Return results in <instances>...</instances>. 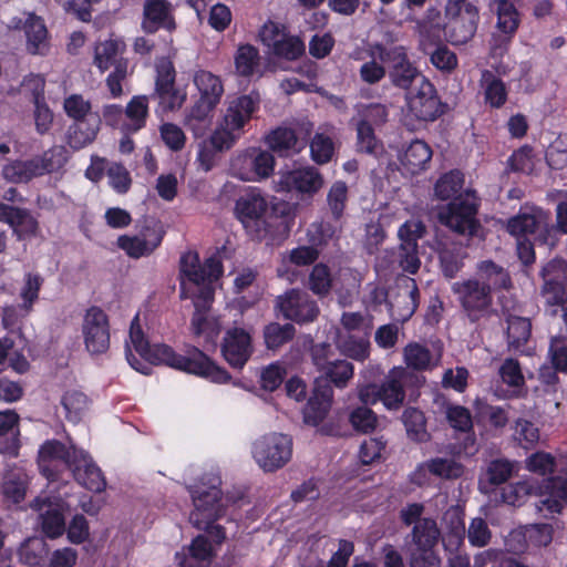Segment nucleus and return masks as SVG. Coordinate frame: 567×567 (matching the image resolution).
I'll return each mask as SVG.
<instances>
[{
	"label": "nucleus",
	"mask_w": 567,
	"mask_h": 567,
	"mask_svg": "<svg viewBox=\"0 0 567 567\" xmlns=\"http://www.w3.org/2000/svg\"><path fill=\"white\" fill-rule=\"evenodd\" d=\"M130 341L140 358L126 344V360L134 370L144 375L151 374V365L164 364L219 384L228 383L231 379L225 368L218 365L197 347H186L184 354H181L168 344H151L138 323L137 316L130 327Z\"/></svg>",
	"instance_id": "f257e3e1"
},
{
	"label": "nucleus",
	"mask_w": 567,
	"mask_h": 567,
	"mask_svg": "<svg viewBox=\"0 0 567 567\" xmlns=\"http://www.w3.org/2000/svg\"><path fill=\"white\" fill-rule=\"evenodd\" d=\"M56 462H62L75 482L87 491L101 493L106 488L104 474L86 451L59 440H47L40 446L38 464L41 474L51 482L60 478L61 471Z\"/></svg>",
	"instance_id": "f03ea898"
},
{
	"label": "nucleus",
	"mask_w": 567,
	"mask_h": 567,
	"mask_svg": "<svg viewBox=\"0 0 567 567\" xmlns=\"http://www.w3.org/2000/svg\"><path fill=\"white\" fill-rule=\"evenodd\" d=\"M219 485L220 478L213 477L209 486L202 482L189 489L194 503L189 522L195 528L205 530L216 545H221L227 537L225 527L215 524L226 514V506L221 503L223 492Z\"/></svg>",
	"instance_id": "7ed1b4c3"
},
{
	"label": "nucleus",
	"mask_w": 567,
	"mask_h": 567,
	"mask_svg": "<svg viewBox=\"0 0 567 567\" xmlns=\"http://www.w3.org/2000/svg\"><path fill=\"white\" fill-rule=\"evenodd\" d=\"M444 34L449 43L461 47L472 41L477 32L481 16L478 7L467 0H447L444 6Z\"/></svg>",
	"instance_id": "20e7f679"
},
{
	"label": "nucleus",
	"mask_w": 567,
	"mask_h": 567,
	"mask_svg": "<svg viewBox=\"0 0 567 567\" xmlns=\"http://www.w3.org/2000/svg\"><path fill=\"white\" fill-rule=\"evenodd\" d=\"M63 146L52 147L42 155L33 156L29 159H13L2 167V177L13 184H27L35 177L50 174L61 168L66 158Z\"/></svg>",
	"instance_id": "39448f33"
},
{
	"label": "nucleus",
	"mask_w": 567,
	"mask_h": 567,
	"mask_svg": "<svg viewBox=\"0 0 567 567\" xmlns=\"http://www.w3.org/2000/svg\"><path fill=\"white\" fill-rule=\"evenodd\" d=\"M269 205L257 188H252L236 200L234 213L252 240H262L270 234L267 221Z\"/></svg>",
	"instance_id": "423d86ee"
},
{
	"label": "nucleus",
	"mask_w": 567,
	"mask_h": 567,
	"mask_svg": "<svg viewBox=\"0 0 567 567\" xmlns=\"http://www.w3.org/2000/svg\"><path fill=\"white\" fill-rule=\"evenodd\" d=\"M480 207L474 192L458 194L439 213L440 221L460 235H474L480 227L476 218Z\"/></svg>",
	"instance_id": "0eeeda50"
},
{
	"label": "nucleus",
	"mask_w": 567,
	"mask_h": 567,
	"mask_svg": "<svg viewBox=\"0 0 567 567\" xmlns=\"http://www.w3.org/2000/svg\"><path fill=\"white\" fill-rule=\"evenodd\" d=\"M452 291L471 322L475 323L491 315L493 296L488 285L478 279H466L454 282Z\"/></svg>",
	"instance_id": "6e6552de"
},
{
	"label": "nucleus",
	"mask_w": 567,
	"mask_h": 567,
	"mask_svg": "<svg viewBox=\"0 0 567 567\" xmlns=\"http://www.w3.org/2000/svg\"><path fill=\"white\" fill-rule=\"evenodd\" d=\"M375 50L380 61L388 65L390 81L395 87L408 90L413 83H422V78L425 76L410 61L408 49L404 45L378 44Z\"/></svg>",
	"instance_id": "1a4fd4ad"
},
{
	"label": "nucleus",
	"mask_w": 567,
	"mask_h": 567,
	"mask_svg": "<svg viewBox=\"0 0 567 567\" xmlns=\"http://www.w3.org/2000/svg\"><path fill=\"white\" fill-rule=\"evenodd\" d=\"M252 456L265 472H276L290 461L292 440L282 433L264 435L254 443Z\"/></svg>",
	"instance_id": "9d476101"
},
{
	"label": "nucleus",
	"mask_w": 567,
	"mask_h": 567,
	"mask_svg": "<svg viewBox=\"0 0 567 567\" xmlns=\"http://www.w3.org/2000/svg\"><path fill=\"white\" fill-rule=\"evenodd\" d=\"M155 87L152 97L158 100V110L163 113L179 110L186 100V93L176 86V69L169 58H161L155 64Z\"/></svg>",
	"instance_id": "9b49d317"
},
{
	"label": "nucleus",
	"mask_w": 567,
	"mask_h": 567,
	"mask_svg": "<svg viewBox=\"0 0 567 567\" xmlns=\"http://www.w3.org/2000/svg\"><path fill=\"white\" fill-rule=\"evenodd\" d=\"M440 536L441 532L433 518L424 517L413 526L411 538L415 546L412 553L414 567H440L441 559L435 553Z\"/></svg>",
	"instance_id": "f8f14e48"
},
{
	"label": "nucleus",
	"mask_w": 567,
	"mask_h": 567,
	"mask_svg": "<svg viewBox=\"0 0 567 567\" xmlns=\"http://www.w3.org/2000/svg\"><path fill=\"white\" fill-rule=\"evenodd\" d=\"M425 234L424 223L417 219H408L399 227L400 244L396 250V261L403 271L415 275L420 270L419 240Z\"/></svg>",
	"instance_id": "ddd939ff"
},
{
	"label": "nucleus",
	"mask_w": 567,
	"mask_h": 567,
	"mask_svg": "<svg viewBox=\"0 0 567 567\" xmlns=\"http://www.w3.org/2000/svg\"><path fill=\"white\" fill-rule=\"evenodd\" d=\"M276 308L286 320L297 324H308L317 320L320 308L317 301L305 290L288 289L276 299Z\"/></svg>",
	"instance_id": "4468645a"
},
{
	"label": "nucleus",
	"mask_w": 567,
	"mask_h": 567,
	"mask_svg": "<svg viewBox=\"0 0 567 567\" xmlns=\"http://www.w3.org/2000/svg\"><path fill=\"white\" fill-rule=\"evenodd\" d=\"M425 378L405 368H393L380 384L381 402L388 410H399L405 400L404 388L414 385L420 388Z\"/></svg>",
	"instance_id": "2eb2a0df"
},
{
	"label": "nucleus",
	"mask_w": 567,
	"mask_h": 567,
	"mask_svg": "<svg viewBox=\"0 0 567 567\" xmlns=\"http://www.w3.org/2000/svg\"><path fill=\"white\" fill-rule=\"evenodd\" d=\"M82 334L85 349L91 354H102L109 350L110 321L103 309L92 306L85 311Z\"/></svg>",
	"instance_id": "dca6fc26"
},
{
	"label": "nucleus",
	"mask_w": 567,
	"mask_h": 567,
	"mask_svg": "<svg viewBox=\"0 0 567 567\" xmlns=\"http://www.w3.org/2000/svg\"><path fill=\"white\" fill-rule=\"evenodd\" d=\"M409 114L417 121L433 122L445 112L436 89L429 79L422 78L414 94L408 97Z\"/></svg>",
	"instance_id": "f3484780"
},
{
	"label": "nucleus",
	"mask_w": 567,
	"mask_h": 567,
	"mask_svg": "<svg viewBox=\"0 0 567 567\" xmlns=\"http://www.w3.org/2000/svg\"><path fill=\"white\" fill-rule=\"evenodd\" d=\"M369 118L375 120V123L379 124L385 123L388 118V111L385 106L381 104H371L367 109L365 117L359 120L355 125L357 152L378 157L383 152V143L375 135L374 128Z\"/></svg>",
	"instance_id": "a211bd4d"
},
{
	"label": "nucleus",
	"mask_w": 567,
	"mask_h": 567,
	"mask_svg": "<svg viewBox=\"0 0 567 567\" xmlns=\"http://www.w3.org/2000/svg\"><path fill=\"white\" fill-rule=\"evenodd\" d=\"M543 280L542 296L551 306L563 305L567 300V261L554 258L540 269Z\"/></svg>",
	"instance_id": "6ab92c4d"
},
{
	"label": "nucleus",
	"mask_w": 567,
	"mask_h": 567,
	"mask_svg": "<svg viewBox=\"0 0 567 567\" xmlns=\"http://www.w3.org/2000/svg\"><path fill=\"white\" fill-rule=\"evenodd\" d=\"M243 181L268 178L275 169V157L268 151L249 148L239 154L231 164Z\"/></svg>",
	"instance_id": "aec40b11"
},
{
	"label": "nucleus",
	"mask_w": 567,
	"mask_h": 567,
	"mask_svg": "<svg viewBox=\"0 0 567 567\" xmlns=\"http://www.w3.org/2000/svg\"><path fill=\"white\" fill-rule=\"evenodd\" d=\"M220 351L233 369L241 370L254 352L252 338L244 328H230L225 332Z\"/></svg>",
	"instance_id": "412c9836"
},
{
	"label": "nucleus",
	"mask_w": 567,
	"mask_h": 567,
	"mask_svg": "<svg viewBox=\"0 0 567 567\" xmlns=\"http://www.w3.org/2000/svg\"><path fill=\"white\" fill-rule=\"evenodd\" d=\"M324 179L315 166H303L281 173L278 179L279 190L296 192L312 197L323 186Z\"/></svg>",
	"instance_id": "4be33fe9"
},
{
	"label": "nucleus",
	"mask_w": 567,
	"mask_h": 567,
	"mask_svg": "<svg viewBox=\"0 0 567 567\" xmlns=\"http://www.w3.org/2000/svg\"><path fill=\"white\" fill-rule=\"evenodd\" d=\"M176 28L174 6L169 0L144 1L141 29L146 34H154L159 30L172 33Z\"/></svg>",
	"instance_id": "5701e85b"
},
{
	"label": "nucleus",
	"mask_w": 567,
	"mask_h": 567,
	"mask_svg": "<svg viewBox=\"0 0 567 567\" xmlns=\"http://www.w3.org/2000/svg\"><path fill=\"white\" fill-rule=\"evenodd\" d=\"M420 305V290L416 280L405 277L400 280L389 301V312L393 320L404 323L411 319Z\"/></svg>",
	"instance_id": "b1692460"
},
{
	"label": "nucleus",
	"mask_w": 567,
	"mask_h": 567,
	"mask_svg": "<svg viewBox=\"0 0 567 567\" xmlns=\"http://www.w3.org/2000/svg\"><path fill=\"white\" fill-rule=\"evenodd\" d=\"M179 272L189 284L203 282L207 278H220L224 274L221 260L212 256L200 264L196 251H187L181 256Z\"/></svg>",
	"instance_id": "393cba45"
},
{
	"label": "nucleus",
	"mask_w": 567,
	"mask_h": 567,
	"mask_svg": "<svg viewBox=\"0 0 567 567\" xmlns=\"http://www.w3.org/2000/svg\"><path fill=\"white\" fill-rule=\"evenodd\" d=\"M259 106L260 94L257 91L239 95L229 102L224 116V124L240 133L254 114L259 111Z\"/></svg>",
	"instance_id": "a878e982"
},
{
	"label": "nucleus",
	"mask_w": 567,
	"mask_h": 567,
	"mask_svg": "<svg viewBox=\"0 0 567 567\" xmlns=\"http://www.w3.org/2000/svg\"><path fill=\"white\" fill-rule=\"evenodd\" d=\"M333 402V389L328 385L313 384L311 395L303 409V422L319 426L329 413Z\"/></svg>",
	"instance_id": "bb28decb"
},
{
	"label": "nucleus",
	"mask_w": 567,
	"mask_h": 567,
	"mask_svg": "<svg viewBox=\"0 0 567 567\" xmlns=\"http://www.w3.org/2000/svg\"><path fill=\"white\" fill-rule=\"evenodd\" d=\"M432 154L427 143L415 138L398 154V159L406 173L415 175L426 168Z\"/></svg>",
	"instance_id": "cd10ccee"
},
{
	"label": "nucleus",
	"mask_w": 567,
	"mask_h": 567,
	"mask_svg": "<svg viewBox=\"0 0 567 567\" xmlns=\"http://www.w3.org/2000/svg\"><path fill=\"white\" fill-rule=\"evenodd\" d=\"M101 117L99 113L89 116L85 121H75L66 130V144L74 151H80L92 144L100 131Z\"/></svg>",
	"instance_id": "c85d7f7f"
},
{
	"label": "nucleus",
	"mask_w": 567,
	"mask_h": 567,
	"mask_svg": "<svg viewBox=\"0 0 567 567\" xmlns=\"http://www.w3.org/2000/svg\"><path fill=\"white\" fill-rule=\"evenodd\" d=\"M266 143L272 152L281 157L298 154L306 147V142L299 140L296 131L285 126L272 130L267 135Z\"/></svg>",
	"instance_id": "c756f323"
},
{
	"label": "nucleus",
	"mask_w": 567,
	"mask_h": 567,
	"mask_svg": "<svg viewBox=\"0 0 567 567\" xmlns=\"http://www.w3.org/2000/svg\"><path fill=\"white\" fill-rule=\"evenodd\" d=\"M32 507L42 512L40 514L41 528L47 537L54 539L63 535L65 530V519L62 509L58 505L52 506L49 498H35L32 503Z\"/></svg>",
	"instance_id": "7c9ffc66"
},
{
	"label": "nucleus",
	"mask_w": 567,
	"mask_h": 567,
	"mask_svg": "<svg viewBox=\"0 0 567 567\" xmlns=\"http://www.w3.org/2000/svg\"><path fill=\"white\" fill-rule=\"evenodd\" d=\"M219 278H207L203 282L190 284L187 287L185 281L181 282V299L190 298L195 308L194 312H209L215 297V284Z\"/></svg>",
	"instance_id": "2f4dec72"
},
{
	"label": "nucleus",
	"mask_w": 567,
	"mask_h": 567,
	"mask_svg": "<svg viewBox=\"0 0 567 567\" xmlns=\"http://www.w3.org/2000/svg\"><path fill=\"white\" fill-rule=\"evenodd\" d=\"M498 374L502 381L509 388L504 398L523 399L527 396L528 389L522 365L517 359L506 358L498 369Z\"/></svg>",
	"instance_id": "473e14b6"
},
{
	"label": "nucleus",
	"mask_w": 567,
	"mask_h": 567,
	"mask_svg": "<svg viewBox=\"0 0 567 567\" xmlns=\"http://www.w3.org/2000/svg\"><path fill=\"white\" fill-rule=\"evenodd\" d=\"M354 375V367L346 359H336L318 378L315 379L313 384L328 385L333 389H344L348 386L350 380Z\"/></svg>",
	"instance_id": "72a5a7b5"
},
{
	"label": "nucleus",
	"mask_w": 567,
	"mask_h": 567,
	"mask_svg": "<svg viewBox=\"0 0 567 567\" xmlns=\"http://www.w3.org/2000/svg\"><path fill=\"white\" fill-rule=\"evenodd\" d=\"M24 33L30 54L44 55L49 51L48 29L42 18L30 13L24 23Z\"/></svg>",
	"instance_id": "f704fd0d"
},
{
	"label": "nucleus",
	"mask_w": 567,
	"mask_h": 567,
	"mask_svg": "<svg viewBox=\"0 0 567 567\" xmlns=\"http://www.w3.org/2000/svg\"><path fill=\"white\" fill-rule=\"evenodd\" d=\"M218 104L199 97L189 109L185 125L196 137L204 135L205 131L212 125L213 112Z\"/></svg>",
	"instance_id": "c9c22d12"
},
{
	"label": "nucleus",
	"mask_w": 567,
	"mask_h": 567,
	"mask_svg": "<svg viewBox=\"0 0 567 567\" xmlns=\"http://www.w3.org/2000/svg\"><path fill=\"white\" fill-rule=\"evenodd\" d=\"M125 48L124 41L117 38H110L97 43L94 49V65L101 72L107 71L111 66L115 68L120 61L127 60L122 56Z\"/></svg>",
	"instance_id": "e433bc0d"
},
{
	"label": "nucleus",
	"mask_w": 567,
	"mask_h": 567,
	"mask_svg": "<svg viewBox=\"0 0 567 567\" xmlns=\"http://www.w3.org/2000/svg\"><path fill=\"white\" fill-rule=\"evenodd\" d=\"M188 554H176L179 567H207L214 557V549L205 535H197L188 547Z\"/></svg>",
	"instance_id": "4c0bfd02"
},
{
	"label": "nucleus",
	"mask_w": 567,
	"mask_h": 567,
	"mask_svg": "<svg viewBox=\"0 0 567 567\" xmlns=\"http://www.w3.org/2000/svg\"><path fill=\"white\" fill-rule=\"evenodd\" d=\"M481 86L484 102L492 109H502L508 99V90L505 82L489 70L481 73Z\"/></svg>",
	"instance_id": "58836bf2"
},
{
	"label": "nucleus",
	"mask_w": 567,
	"mask_h": 567,
	"mask_svg": "<svg viewBox=\"0 0 567 567\" xmlns=\"http://www.w3.org/2000/svg\"><path fill=\"white\" fill-rule=\"evenodd\" d=\"M477 274L481 281L484 285L491 287V291L494 290H508L512 288V278L507 269L497 265L493 260H483L477 265Z\"/></svg>",
	"instance_id": "ea45409f"
},
{
	"label": "nucleus",
	"mask_w": 567,
	"mask_h": 567,
	"mask_svg": "<svg viewBox=\"0 0 567 567\" xmlns=\"http://www.w3.org/2000/svg\"><path fill=\"white\" fill-rule=\"evenodd\" d=\"M532 334V322L529 319L517 316L507 318L506 339L511 351L524 352V347Z\"/></svg>",
	"instance_id": "a19ab883"
},
{
	"label": "nucleus",
	"mask_w": 567,
	"mask_h": 567,
	"mask_svg": "<svg viewBox=\"0 0 567 567\" xmlns=\"http://www.w3.org/2000/svg\"><path fill=\"white\" fill-rule=\"evenodd\" d=\"M234 64L239 76H252L260 66L258 48L250 43L239 44L234 55Z\"/></svg>",
	"instance_id": "79ce46f5"
},
{
	"label": "nucleus",
	"mask_w": 567,
	"mask_h": 567,
	"mask_svg": "<svg viewBox=\"0 0 567 567\" xmlns=\"http://www.w3.org/2000/svg\"><path fill=\"white\" fill-rule=\"evenodd\" d=\"M124 113L130 123L123 126L125 133H136L146 125L148 117V97L146 95H135L127 103Z\"/></svg>",
	"instance_id": "37998d69"
},
{
	"label": "nucleus",
	"mask_w": 567,
	"mask_h": 567,
	"mask_svg": "<svg viewBox=\"0 0 567 567\" xmlns=\"http://www.w3.org/2000/svg\"><path fill=\"white\" fill-rule=\"evenodd\" d=\"M194 84L199 91V97L219 104L224 94V84L218 75L206 70H199L194 75Z\"/></svg>",
	"instance_id": "c03bdc74"
},
{
	"label": "nucleus",
	"mask_w": 567,
	"mask_h": 567,
	"mask_svg": "<svg viewBox=\"0 0 567 567\" xmlns=\"http://www.w3.org/2000/svg\"><path fill=\"white\" fill-rule=\"evenodd\" d=\"M340 353L358 362H364L370 357V340L367 334L349 333L339 339L337 344Z\"/></svg>",
	"instance_id": "a18cd8bd"
},
{
	"label": "nucleus",
	"mask_w": 567,
	"mask_h": 567,
	"mask_svg": "<svg viewBox=\"0 0 567 567\" xmlns=\"http://www.w3.org/2000/svg\"><path fill=\"white\" fill-rule=\"evenodd\" d=\"M496 6V29L497 31L516 34L520 24V14L514 0H494Z\"/></svg>",
	"instance_id": "49530a36"
},
{
	"label": "nucleus",
	"mask_w": 567,
	"mask_h": 567,
	"mask_svg": "<svg viewBox=\"0 0 567 567\" xmlns=\"http://www.w3.org/2000/svg\"><path fill=\"white\" fill-rule=\"evenodd\" d=\"M296 328L292 323L270 322L264 327L262 337L268 350H278L282 346L293 340Z\"/></svg>",
	"instance_id": "de8ad7c7"
},
{
	"label": "nucleus",
	"mask_w": 567,
	"mask_h": 567,
	"mask_svg": "<svg viewBox=\"0 0 567 567\" xmlns=\"http://www.w3.org/2000/svg\"><path fill=\"white\" fill-rule=\"evenodd\" d=\"M333 286L331 269L323 262L315 264L307 282V288L319 299L327 298Z\"/></svg>",
	"instance_id": "09e8293b"
},
{
	"label": "nucleus",
	"mask_w": 567,
	"mask_h": 567,
	"mask_svg": "<svg viewBox=\"0 0 567 567\" xmlns=\"http://www.w3.org/2000/svg\"><path fill=\"white\" fill-rule=\"evenodd\" d=\"M402 422L410 440L419 443L430 440L431 435L426 430V419L421 410L416 408L405 409L402 414Z\"/></svg>",
	"instance_id": "8fccbe9b"
},
{
	"label": "nucleus",
	"mask_w": 567,
	"mask_h": 567,
	"mask_svg": "<svg viewBox=\"0 0 567 567\" xmlns=\"http://www.w3.org/2000/svg\"><path fill=\"white\" fill-rule=\"evenodd\" d=\"M279 60L293 62L302 58L306 53V44L299 35L291 34L289 31L275 43L270 51Z\"/></svg>",
	"instance_id": "3c124183"
},
{
	"label": "nucleus",
	"mask_w": 567,
	"mask_h": 567,
	"mask_svg": "<svg viewBox=\"0 0 567 567\" xmlns=\"http://www.w3.org/2000/svg\"><path fill=\"white\" fill-rule=\"evenodd\" d=\"M539 229V218L536 214L529 212H519L507 220L506 230L516 239L528 238L529 235H536Z\"/></svg>",
	"instance_id": "603ef678"
},
{
	"label": "nucleus",
	"mask_w": 567,
	"mask_h": 567,
	"mask_svg": "<svg viewBox=\"0 0 567 567\" xmlns=\"http://www.w3.org/2000/svg\"><path fill=\"white\" fill-rule=\"evenodd\" d=\"M89 398L81 391H66L61 399V404L65 411V417L72 423H79L89 409Z\"/></svg>",
	"instance_id": "864d4df0"
},
{
	"label": "nucleus",
	"mask_w": 567,
	"mask_h": 567,
	"mask_svg": "<svg viewBox=\"0 0 567 567\" xmlns=\"http://www.w3.org/2000/svg\"><path fill=\"white\" fill-rule=\"evenodd\" d=\"M464 184V175L458 169L443 174L434 185V195L442 200L456 197Z\"/></svg>",
	"instance_id": "5fc2aeb1"
},
{
	"label": "nucleus",
	"mask_w": 567,
	"mask_h": 567,
	"mask_svg": "<svg viewBox=\"0 0 567 567\" xmlns=\"http://www.w3.org/2000/svg\"><path fill=\"white\" fill-rule=\"evenodd\" d=\"M0 488L6 502L19 504L25 497L28 484L24 475L8 473L4 475Z\"/></svg>",
	"instance_id": "6e6d98bb"
},
{
	"label": "nucleus",
	"mask_w": 567,
	"mask_h": 567,
	"mask_svg": "<svg viewBox=\"0 0 567 567\" xmlns=\"http://www.w3.org/2000/svg\"><path fill=\"white\" fill-rule=\"evenodd\" d=\"M414 30L419 38V50L424 54L430 53L435 45L442 43L441 35L442 31H444V25L442 24L415 22Z\"/></svg>",
	"instance_id": "4d7b16f0"
},
{
	"label": "nucleus",
	"mask_w": 567,
	"mask_h": 567,
	"mask_svg": "<svg viewBox=\"0 0 567 567\" xmlns=\"http://www.w3.org/2000/svg\"><path fill=\"white\" fill-rule=\"evenodd\" d=\"M348 186L343 181H336L328 190L327 204L334 221H340L348 203Z\"/></svg>",
	"instance_id": "13d9d810"
},
{
	"label": "nucleus",
	"mask_w": 567,
	"mask_h": 567,
	"mask_svg": "<svg viewBox=\"0 0 567 567\" xmlns=\"http://www.w3.org/2000/svg\"><path fill=\"white\" fill-rule=\"evenodd\" d=\"M546 361L561 374L567 375V337L563 334L551 336L548 341Z\"/></svg>",
	"instance_id": "bf43d9fd"
},
{
	"label": "nucleus",
	"mask_w": 567,
	"mask_h": 567,
	"mask_svg": "<svg viewBox=\"0 0 567 567\" xmlns=\"http://www.w3.org/2000/svg\"><path fill=\"white\" fill-rule=\"evenodd\" d=\"M432 475L443 480H457L464 473V466L452 458L433 457L426 461Z\"/></svg>",
	"instance_id": "052dcab7"
},
{
	"label": "nucleus",
	"mask_w": 567,
	"mask_h": 567,
	"mask_svg": "<svg viewBox=\"0 0 567 567\" xmlns=\"http://www.w3.org/2000/svg\"><path fill=\"white\" fill-rule=\"evenodd\" d=\"M310 157L318 165L329 163L334 154V142L324 133H316L310 142Z\"/></svg>",
	"instance_id": "680f3d73"
},
{
	"label": "nucleus",
	"mask_w": 567,
	"mask_h": 567,
	"mask_svg": "<svg viewBox=\"0 0 567 567\" xmlns=\"http://www.w3.org/2000/svg\"><path fill=\"white\" fill-rule=\"evenodd\" d=\"M404 361L414 371H426L431 369L432 353L425 346L409 343L404 348Z\"/></svg>",
	"instance_id": "e2e57ef3"
},
{
	"label": "nucleus",
	"mask_w": 567,
	"mask_h": 567,
	"mask_svg": "<svg viewBox=\"0 0 567 567\" xmlns=\"http://www.w3.org/2000/svg\"><path fill=\"white\" fill-rule=\"evenodd\" d=\"M429 54L432 65L443 73L450 74L458 66L456 53L443 42L435 45Z\"/></svg>",
	"instance_id": "0e129e2a"
},
{
	"label": "nucleus",
	"mask_w": 567,
	"mask_h": 567,
	"mask_svg": "<svg viewBox=\"0 0 567 567\" xmlns=\"http://www.w3.org/2000/svg\"><path fill=\"white\" fill-rule=\"evenodd\" d=\"M446 420L452 429L462 433L473 432V417L471 411L458 404H450L445 412Z\"/></svg>",
	"instance_id": "69168bd1"
},
{
	"label": "nucleus",
	"mask_w": 567,
	"mask_h": 567,
	"mask_svg": "<svg viewBox=\"0 0 567 567\" xmlns=\"http://www.w3.org/2000/svg\"><path fill=\"white\" fill-rule=\"evenodd\" d=\"M349 422L354 431L368 434L375 430L378 416L369 406H357L349 413Z\"/></svg>",
	"instance_id": "338daca9"
},
{
	"label": "nucleus",
	"mask_w": 567,
	"mask_h": 567,
	"mask_svg": "<svg viewBox=\"0 0 567 567\" xmlns=\"http://www.w3.org/2000/svg\"><path fill=\"white\" fill-rule=\"evenodd\" d=\"M546 163L553 169L567 166V133L559 134L548 146L545 154Z\"/></svg>",
	"instance_id": "774afa93"
}]
</instances>
